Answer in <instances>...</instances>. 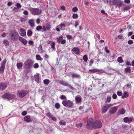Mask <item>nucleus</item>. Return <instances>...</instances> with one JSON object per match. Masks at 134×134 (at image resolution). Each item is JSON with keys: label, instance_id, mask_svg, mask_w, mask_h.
I'll use <instances>...</instances> for the list:
<instances>
[{"label": "nucleus", "instance_id": "31", "mask_svg": "<svg viewBox=\"0 0 134 134\" xmlns=\"http://www.w3.org/2000/svg\"><path fill=\"white\" fill-rule=\"evenodd\" d=\"M50 45L53 50H55V44L54 42H52V43Z\"/></svg>", "mask_w": 134, "mask_h": 134}, {"label": "nucleus", "instance_id": "16", "mask_svg": "<svg viewBox=\"0 0 134 134\" xmlns=\"http://www.w3.org/2000/svg\"><path fill=\"white\" fill-rule=\"evenodd\" d=\"M82 98L81 97L79 96H77L75 97V101L76 104H79L81 103Z\"/></svg>", "mask_w": 134, "mask_h": 134}, {"label": "nucleus", "instance_id": "15", "mask_svg": "<svg viewBox=\"0 0 134 134\" xmlns=\"http://www.w3.org/2000/svg\"><path fill=\"white\" fill-rule=\"evenodd\" d=\"M51 28V25L50 24L48 23L46 24V26H43L42 28L43 31L49 30Z\"/></svg>", "mask_w": 134, "mask_h": 134}, {"label": "nucleus", "instance_id": "52", "mask_svg": "<svg viewBox=\"0 0 134 134\" xmlns=\"http://www.w3.org/2000/svg\"><path fill=\"white\" fill-rule=\"evenodd\" d=\"M72 36L71 35H67L66 36V37L68 39H71L72 38Z\"/></svg>", "mask_w": 134, "mask_h": 134}, {"label": "nucleus", "instance_id": "63", "mask_svg": "<svg viewBox=\"0 0 134 134\" xmlns=\"http://www.w3.org/2000/svg\"><path fill=\"white\" fill-rule=\"evenodd\" d=\"M82 126V123H80L79 124H77L76 126L77 127H81Z\"/></svg>", "mask_w": 134, "mask_h": 134}, {"label": "nucleus", "instance_id": "2", "mask_svg": "<svg viewBox=\"0 0 134 134\" xmlns=\"http://www.w3.org/2000/svg\"><path fill=\"white\" fill-rule=\"evenodd\" d=\"M9 36H10L11 39L13 41H16L19 37V35L17 32L14 30L11 31L9 33Z\"/></svg>", "mask_w": 134, "mask_h": 134}, {"label": "nucleus", "instance_id": "60", "mask_svg": "<svg viewBox=\"0 0 134 134\" xmlns=\"http://www.w3.org/2000/svg\"><path fill=\"white\" fill-rule=\"evenodd\" d=\"M58 25L61 28V29L62 28V27H65L66 26L65 25L64 23L60 24Z\"/></svg>", "mask_w": 134, "mask_h": 134}, {"label": "nucleus", "instance_id": "45", "mask_svg": "<svg viewBox=\"0 0 134 134\" xmlns=\"http://www.w3.org/2000/svg\"><path fill=\"white\" fill-rule=\"evenodd\" d=\"M60 98L62 99H66V97L64 95H61L60 97Z\"/></svg>", "mask_w": 134, "mask_h": 134}, {"label": "nucleus", "instance_id": "56", "mask_svg": "<svg viewBox=\"0 0 134 134\" xmlns=\"http://www.w3.org/2000/svg\"><path fill=\"white\" fill-rule=\"evenodd\" d=\"M105 51L106 52L108 53H109V51L107 49V46H106L105 47Z\"/></svg>", "mask_w": 134, "mask_h": 134}, {"label": "nucleus", "instance_id": "59", "mask_svg": "<svg viewBox=\"0 0 134 134\" xmlns=\"http://www.w3.org/2000/svg\"><path fill=\"white\" fill-rule=\"evenodd\" d=\"M16 5L17 7H16L19 8H20L21 7V5L19 3H17L16 4Z\"/></svg>", "mask_w": 134, "mask_h": 134}, {"label": "nucleus", "instance_id": "39", "mask_svg": "<svg viewBox=\"0 0 134 134\" xmlns=\"http://www.w3.org/2000/svg\"><path fill=\"white\" fill-rule=\"evenodd\" d=\"M88 57L86 55H84L83 57V59L84 61L86 62L88 60Z\"/></svg>", "mask_w": 134, "mask_h": 134}, {"label": "nucleus", "instance_id": "17", "mask_svg": "<svg viewBox=\"0 0 134 134\" xmlns=\"http://www.w3.org/2000/svg\"><path fill=\"white\" fill-rule=\"evenodd\" d=\"M133 120L132 117H130L129 118L127 117H125L123 119L124 122L125 123H131L132 122Z\"/></svg>", "mask_w": 134, "mask_h": 134}, {"label": "nucleus", "instance_id": "1", "mask_svg": "<svg viewBox=\"0 0 134 134\" xmlns=\"http://www.w3.org/2000/svg\"><path fill=\"white\" fill-rule=\"evenodd\" d=\"M29 10L32 14L35 15H40L42 12V10L38 8H31Z\"/></svg>", "mask_w": 134, "mask_h": 134}, {"label": "nucleus", "instance_id": "21", "mask_svg": "<svg viewBox=\"0 0 134 134\" xmlns=\"http://www.w3.org/2000/svg\"><path fill=\"white\" fill-rule=\"evenodd\" d=\"M20 31L21 32L20 34L21 36H25L26 35V33L25 30L21 28L20 29Z\"/></svg>", "mask_w": 134, "mask_h": 134}, {"label": "nucleus", "instance_id": "12", "mask_svg": "<svg viewBox=\"0 0 134 134\" xmlns=\"http://www.w3.org/2000/svg\"><path fill=\"white\" fill-rule=\"evenodd\" d=\"M118 106H116L110 108L109 110V113L111 114L114 113L117 110Z\"/></svg>", "mask_w": 134, "mask_h": 134}, {"label": "nucleus", "instance_id": "28", "mask_svg": "<svg viewBox=\"0 0 134 134\" xmlns=\"http://www.w3.org/2000/svg\"><path fill=\"white\" fill-rule=\"evenodd\" d=\"M72 77L73 78H79L80 77V75L77 74H73L72 75Z\"/></svg>", "mask_w": 134, "mask_h": 134}, {"label": "nucleus", "instance_id": "30", "mask_svg": "<svg viewBox=\"0 0 134 134\" xmlns=\"http://www.w3.org/2000/svg\"><path fill=\"white\" fill-rule=\"evenodd\" d=\"M104 72V71L102 69H96V72L98 73L99 74H101Z\"/></svg>", "mask_w": 134, "mask_h": 134}, {"label": "nucleus", "instance_id": "32", "mask_svg": "<svg viewBox=\"0 0 134 134\" xmlns=\"http://www.w3.org/2000/svg\"><path fill=\"white\" fill-rule=\"evenodd\" d=\"M125 71L126 72L130 73L131 71V67H129L126 68L125 69Z\"/></svg>", "mask_w": 134, "mask_h": 134}, {"label": "nucleus", "instance_id": "33", "mask_svg": "<svg viewBox=\"0 0 134 134\" xmlns=\"http://www.w3.org/2000/svg\"><path fill=\"white\" fill-rule=\"evenodd\" d=\"M36 59L37 60L42 61L43 60V59L39 55H37L36 57Z\"/></svg>", "mask_w": 134, "mask_h": 134}, {"label": "nucleus", "instance_id": "35", "mask_svg": "<svg viewBox=\"0 0 134 134\" xmlns=\"http://www.w3.org/2000/svg\"><path fill=\"white\" fill-rule=\"evenodd\" d=\"M32 34V31L30 30H29L27 32V35L29 36H31Z\"/></svg>", "mask_w": 134, "mask_h": 134}, {"label": "nucleus", "instance_id": "54", "mask_svg": "<svg viewBox=\"0 0 134 134\" xmlns=\"http://www.w3.org/2000/svg\"><path fill=\"white\" fill-rule=\"evenodd\" d=\"M34 67L35 68H37L39 67V65L37 63H36L34 65Z\"/></svg>", "mask_w": 134, "mask_h": 134}, {"label": "nucleus", "instance_id": "13", "mask_svg": "<svg viewBox=\"0 0 134 134\" xmlns=\"http://www.w3.org/2000/svg\"><path fill=\"white\" fill-rule=\"evenodd\" d=\"M8 86L6 83L1 82L0 83V91H2L6 88Z\"/></svg>", "mask_w": 134, "mask_h": 134}, {"label": "nucleus", "instance_id": "38", "mask_svg": "<svg viewBox=\"0 0 134 134\" xmlns=\"http://www.w3.org/2000/svg\"><path fill=\"white\" fill-rule=\"evenodd\" d=\"M38 51L40 53L43 52L42 47L41 45H40L39 46L38 48Z\"/></svg>", "mask_w": 134, "mask_h": 134}, {"label": "nucleus", "instance_id": "26", "mask_svg": "<svg viewBox=\"0 0 134 134\" xmlns=\"http://www.w3.org/2000/svg\"><path fill=\"white\" fill-rule=\"evenodd\" d=\"M129 94L128 92H124L123 95L121 97V98L124 99L125 98L129 96Z\"/></svg>", "mask_w": 134, "mask_h": 134}, {"label": "nucleus", "instance_id": "51", "mask_svg": "<svg viewBox=\"0 0 134 134\" xmlns=\"http://www.w3.org/2000/svg\"><path fill=\"white\" fill-rule=\"evenodd\" d=\"M44 58L46 59L47 60L49 57V56L47 54H45L44 56Z\"/></svg>", "mask_w": 134, "mask_h": 134}, {"label": "nucleus", "instance_id": "25", "mask_svg": "<svg viewBox=\"0 0 134 134\" xmlns=\"http://www.w3.org/2000/svg\"><path fill=\"white\" fill-rule=\"evenodd\" d=\"M125 112V110L123 108L119 110L118 113L119 114H124Z\"/></svg>", "mask_w": 134, "mask_h": 134}, {"label": "nucleus", "instance_id": "10", "mask_svg": "<svg viewBox=\"0 0 134 134\" xmlns=\"http://www.w3.org/2000/svg\"><path fill=\"white\" fill-rule=\"evenodd\" d=\"M63 36L62 35L58 37H57V42L62 44H65L66 42V40L65 39H63Z\"/></svg>", "mask_w": 134, "mask_h": 134}, {"label": "nucleus", "instance_id": "44", "mask_svg": "<svg viewBox=\"0 0 134 134\" xmlns=\"http://www.w3.org/2000/svg\"><path fill=\"white\" fill-rule=\"evenodd\" d=\"M72 17L73 19H76L78 17V15L77 14H74L72 15Z\"/></svg>", "mask_w": 134, "mask_h": 134}, {"label": "nucleus", "instance_id": "6", "mask_svg": "<svg viewBox=\"0 0 134 134\" xmlns=\"http://www.w3.org/2000/svg\"><path fill=\"white\" fill-rule=\"evenodd\" d=\"M28 91L26 90H19L17 92V94L19 97L23 98L28 93Z\"/></svg>", "mask_w": 134, "mask_h": 134}, {"label": "nucleus", "instance_id": "55", "mask_svg": "<svg viewBox=\"0 0 134 134\" xmlns=\"http://www.w3.org/2000/svg\"><path fill=\"white\" fill-rule=\"evenodd\" d=\"M60 29H61V28L59 27V25H58L56 27V30L58 32H59L60 31Z\"/></svg>", "mask_w": 134, "mask_h": 134}, {"label": "nucleus", "instance_id": "49", "mask_svg": "<svg viewBox=\"0 0 134 134\" xmlns=\"http://www.w3.org/2000/svg\"><path fill=\"white\" fill-rule=\"evenodd\" d=\"M19 8L16 7H15L13 8V10L15 12H17L19 10Z\"/></svg>", "mask_w": 134, "mask_h": 134}, {"label": "nucleus", "instance_id": "40", "mask_svg": "<svg viewBox=\"0 0 134 134\" xmlns=\"http://www.w3.org/2000/svg\"><path fill=\"white\" fill-rule=\"evenodd\" d=\"M117 61L119 63H122V62L123 60L121 57H119L118 58Z\"/></svg>", "mask_w": 134, "mask_h": 134}, {"label": "nucleus", "instance_id": "53", "mask_svg": "<svg viewBox=\"0 0 134 134\" xmlns=\"http://www.w3.org/2000/svg\"><path fill=\"white\" fill-rule=\"evenodd\" d=\"M114 1V0H107V3H109V4H111V3H113Z\"/></svg>", "mask_w": 134, "mask_h": 134}, {"label": "nucleus", "instance_id": "36", "mask_svg": "<svg viewBox=\"0 0 134 134\" xmlns=\"http://www.w3.org/2000/svg\"><path fill=\"white\" fill-rule=\"evenodd\" d=\"M88 71L91 74L94 73L96 72V69H90Z\"/></svg>", "mask_w": 134, "mask_h": 134}, {"label": "nucleus", "instance_id": "8", "mask_svg": "<svg viewBox=\"0 0 134 134\" xmlns=\"http://www.w3.org/2000/svg\"><path fill=\"white\" fill-rule=\"evenodd\" d=\"M15 97V96L14 94H10L7 93H5L2 96L3 98L7 99L8 100L13 99Z\"/></svg>", "mask_w": 134, "mask_h": 134}, {"label": "nucleus", "instance_id": "24", "mask_svg": "<svg viewBox=\"0 0 134 134\" xmlns=\"http://www.w3.org/2000/svg\"><path fill=\"white\" fill-rule=\"evenodd\" d=\"M29 23L30 25L32 27H33L35 26L33 20H30L29 21Z\"/></svg>", "mask_w": 134, "mask_h": 134}, {"label": "nucleus", "instance_id": "27", "mask_svg": "<svg viewBox=\"0 0 134 134\" xmlns=\"http://www.w3.org/2000/svg\"><path fill=\"white\" fill-rule=\"evenodd\" d=\"M50 81L48 79H45L43 81V83L44 84L46 85H48Z\"/></svg>", "mask_w": 134, "mask_h": 134}, {"label": "nucleus", "instance_id": "61", "mask_svg": "<svg viewBox=\"0 0 134 134\" xmlns=\"http://www.w3.org/2000/svg\"><path fill=\"white\" fill-rule=\"evenodd\" d=\"M128 42L129 44H132L133 43V42L132 40H129L128 41Z\"/></svg>", "mask_w": 134, "mask_h": 134}, {"label": "nucleus", "instance_id": "22", "mask_svg": "<svg viewBox=\"0 0 134 134\" xmlns=\"http://www.w3.org/2000/svg\"><path fill=\"white\" fill-rule=\"evenodd\" d=\"M24 119L25 121L28 122H29L31 121L30 116L29 115L25 116L24 118Z\"/></svg>", "mask_w": 134, "mask_h": 134}, {"label": "nucleus", "instance_id": "57", "mask_svg": "<svg viewBox=\"0 0 134 134\" xmlns=\"http://www.w3.org/2000/svg\"><path fill=\"white\" fill-rule=\"evenodd\" d=\"M93 63V60L92 59H91L90 62L89 66H91L92 65V64Z\"/></svg>", "mask_w": 134, "mask_h": 134}, {"label": "nucleus", "instance_id": "50", "mask_svg": "<svg viewBox=\"0 0 134 134\" xmlns=\"http://www.w3.org/2000/svg\"><path fill=\"white\" fill-rule=\"evenodd\" d=\"M117 94L118 96H121L122 94V93L121 92L118 91L117 92Z\"/></svg>", "mask_w": 134, "mask_h": 134}, {"label": "nucleus", "instance_id": "41", "mask_svg": "<svg viewBox=\"0 0 134 134\" xmlns=\"http://www.w3.org/2000/svg\"><path fill=\"white\" fill-rule=\"evenodd\" d=\"M111 99V97L110 96L107 97V99L105 101V102L108 103L110 102Z\"/></svg>", "mask_w": 134, "mask_h": 134}, {"label": "nucleus", "instance_id": "11", "mask_svg": "<svg viewBox=\"0 0 134 134\" xmlns=\"http://www.w3.org/2000/svg\"><path fill=\"white\" fill-rule=\"evenodd\" d=\"M94 129L100 128L102 126L101 122L99 121H94Z\"/></svg>", "mask_w": 134, "mask_h": 134}, {"label": "nucleus", "instance_id": "46", "mask_svg": "<svg viewBox=\"0 0 134 134\" xmlns=\"http://www.w3.org/2000/svg\"><path fill=\"white\" fill-rule=\"evenodd\" d=\"M59 124L60 125L65 126L66 125V123L64 121H60L59 122Z\"/></svg>", "mask_w": 134, "mask_h": 134}, {"label": "nucleus", "instance_id": "4", "mask_svg": "<svg viewBox=\"0 0 134 134\" xmlns=\"http://www.w3.org/2000/svg\"><path fill=\"white\" fill-rule=\"evenodd\" d=\"M62 103L63 105L66 107H71L74 105L72 101L70 100H64L63 101Z\"/></svg>", "mask_w": 134, "mask_h": 134}, {"label": "nucleus", "instance_id": "18", "mask_svg": "<svg viewBox=\"0 0 134 134\" xmlns=\"http://www.w3.org/2000/svg\"><path fill=\"white\" fill-rule=\"evenodd\" d=\"M115 5L119 8L121 7L122 6L125 5L124 2L121 0H119L117 3H116Z\"/></svg>", "mask_w": 134, "mask_h": 134}, {"label": "nucleus", "instance_id": "29", "mask_svg": "<svg viewBox=\"0 0 134 134\" xmlns=\"http://www.w3.org/2000/svg\"><path fill=\"white\" fill-rule=\"evenodd\" d=\"M23 64L22 63H17L16 64V66L18 69L21 68L23 66Z\"/></svg>", "mask_w": 134, "mask_h": 134}, {"label": "nucleus", "instance_id": "42", "mask_svg": "<svg viewBox=\"0 0 134 134\" xmlns=\"http://www.w3.org/2000/svg\"><path fill=\"white\" fill-rule=\"evenodd\" d=\"M55 107L57 109H58L60 107V105L58 103H56L55 104Z\"/></svg>", "mask_w": 134, "mask_h": 134}, {"label": "nucleus", "instance_id": "9", "mask_svg": "<svg viewBox=\"0 0 134 134\" xmlns=\"http://www.w3.org/2000/svg\"><path fill=\"white\" fill-rule=\"evenodd\" d=\"M113 104H107L104 105L102 108V113L103 114L105 113L109 107L113 106Z\"/></svg>", "mask_w": 134, "mask_h": 134}, {"label": "nucleus", "instance_id": "19", "mask_svg": "<svg viewBox=\"0 0 134 134\" xmlns=\"http://www.w3.org/2000/svg\"><path fill=\"white\" fill-rule=\"evenodd\" d=\"M72 51L75 54L78 55H79L80 53V49L78 47H75L73 48L72 50Z\"/></svg>", "mask_w": 134, "mask_h": 134}, {"label": "nucleus", "instance_id": "34", "mask_svg": "<svg viewBox=\"0 0 134 134\" xmlns=\"http://www.w3.org/2000/svg\"><path fill=\"white\" fill-rule=\"evenodd\" d=\"M3 43L5 46H8L9 45V43L8 41L6 40H4Z\"/></svg>", "mask_w": 134, "mask_h": 134}, {"label": "nucleus", "instance_id": "3", "mask_svg": "<svg viewBox=\"0 0 134 134\" xmlns=\"http://www.w3.org/2000/svg\"><path fill=\"white\" fill-rule=\"evenodd\" d=\"M94 121L92 118L89 119L87 122L86 127L89 130H92L94 129Z\"/></svg>", "mask_w": 134, "mask_h": 134}, {"label": "nucleus", "instance_id": "64", "mask_svg": "<svg viewBox=\"0 0 134 134\" xmlns=\"http://www.w3.org/2000/svg\"><path fill=\"white\" fill-rule=\"evenodd\" d=\"M117 96L116 94H114L113 95L112 98L114 99H116V98Z\"/></svg>", "mask_w": 134, "mask_h": 134}, {"label": "nucleus", "instance_id": "23", "mask_svg": "<svg viewBox=\"0 0 134 134\" xmlns=\"http://www.w3.org/2000/svg\"><path fill=\"white\" fill-rule=\"evenodd\" d=\"M35 80L37 82H38L39 80V75L38 74L34 75Z\"/></svg>", "mask_w": 134, "mask_h": 134}, {"label": "nucleus", "instance_id": "43", "mask_svg": "<svg viewBox=\"0 0 134 134\" xmlns=\"http://www.w3.org/2000/svg\"><path fill=\"white\" fill-rule=\"evenodd\" d=\"M130 8V7L129 6L126 7L124 8V11H127L129 10Z\"/></svg>", "mask_w": 134, "mask_h": 134}, {"label": "nucleus", "instance_id": "48", "mask_svg": "<svg viewBox=\"0 0 134 134\" xmlns=\"http://www.w3.org/2000/svg\"><path fill=\"white\" fill-rule=\"evenodd\" d=\"M78 10V8L76 7H74L72 9L73 11L74 12H76Z\"/></svg>", "mask_w": 134, "mask_h": 134}, {"label": "nucleus", "instance_id": "20", "mask_svg": "<svg viewBox=\"0 0 134 134\" xmlns=\"http://www.w3.org/2000/svg\"><path fill=\"white\" fill-rule=\"evenodd\" d=\"M19 41L23 44L24 45H26L27 41L26 40L20 36H19Z\"/></svg>", "mask_w": 134, "mask_h": 134}, {"label": "nucleus", "instance_id": "14", "mask_svg": "<svg viewBox=\"0 0 134 134\" xmlns=\"http://www.w3.org/2000/svg\"><path fill=\"white\" fill-rule=\"evenodd\" d=\"M5 62L3 61L0 67V73L2 74L3 73L4 71L5 64Z\"/></svg>", "mask_w": 134, "mask_h": 134}, {"label": "nucleus", "instance_id": "62", "mask_svg": "<svg viewBox=\"0 0 134 134\" xmlns=\"http://www.w3.org/2000/svg\"><path fill=\"white\" fill-rule=\"evenodd\" d=\"M34 42L30 40L29 41V44L32 45L34 44Z\"/></svg>", "mask_w": 134, "mask_h": 134}, {"label": "nucleus", "instance_id": "5", "mask_svg": "<svg viewBox=\"0 0 134 134\" xmlns=\"http://www.w3.org/2000/svg\"><path fill=\"white\" fill-rule=\"evenodd\" d=\"M33 64V62L31 60H28L24 63V67L27 69L31 68Z\"/></svg>", "mask_w": 134, "mask_h": 134}, {"label": "nucleus", "instance_id": "7", "mask_svg": "<svg viewBox=\"0 0 134 134\" xmlns=\"http://www.w3.org/2000/svg\"><path fill=\"white\" fill-rule=\"evenodd\" d=\"M59 82L61 85L65 86L68 87L72 90H75V89L74 87H72L70 84L66 81H64L63 80H62L59 81Z\"/></svg>", "mask_w": 134, "mask_h": 134}, {"label": "nucleus", "instance_id": "37", "mask_svg": "<svg viewBox=\"0 0 134 134\" xmlns=\"http://www.w3.org/2000/svg\"><path fill=\"white\" fill-rule=\"evenodd\" d=\"M43 27L41 26H37L36 28V31H40L42 29Z\"/></svg>", "mask_w": 134, "mask_h": 134}, {"label": "nucleus", "instance_id": "58", "mask_svg": "<svg viewBox=\"0 0 134 134\" xmlns=\"http://www.w3.org/2000/svg\"><path fill=\"white\" fill-rule=\"evenodd\" d=\"M23 13L25 15H28L29 14L28 12L26 10H25L23 12Z\"/></svg>", "mask_w": 134, "mask_h": 134}, {"label": "nucleus", "instance_id": "47", "mask_svg": "<svg viewBox=\"0 0 134 134\" xmlns=\"http://www.w3.org/2000/svg\"><path fill=\"white\" fill-rule=\"evenodd\" d=\"M46 115L49 118H52V115L50 113H48L46 114Z\"/></svg>", "mask_w": 134, "mask_h": 134}]
</instances>
